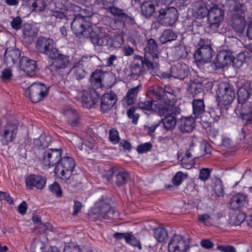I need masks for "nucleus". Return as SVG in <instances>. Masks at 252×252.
<instances>
[{
	"instance_id": "obj_52",
	"label": "nucleus",
	"mask_w": 252,
	"mask_h": 252,
	"mask_svg": "<svg viewBox=\"0 0 252 252\" xmlns=\"http://www.w3.org/2000/svg\"><path fill=\"white\" fill-rule=\"evenodd\" d=\"M51 18L59 20V22L62 20L64 23L68 20L66 14L64 12L59 10H56L53 12Z\"/></svg>"
},
{
	"instance_id": "obj_60",
	"label": "nucleus",
	"mask_w": 252,
	"mask_h": 252,
	"mask_svg": "<svg viewBox=\"0 0 252 252\" xmlns=\"http://www.w3.org/2000/svg\"><path fill=\"white\" fill-rule=\"evenodd\" d=\"M110 141L114 144L118 143L120 140L118 131L114 129H112L109 131V137Z\"/></svg>"
},
{
	"instance_id": "obj_42",
	"label": "nucleus",
	"mask_w": 252,
	"mask_h": 252,
	"mask_svg": "<svg viewBox=\"0 0 252 252\" xmlns=\"http://www.w3.org/2000/svg\"><path fill=\"white\" fill-rule=\"evenodd\" d=\"M177 38V34L172 30L167 29L163 31L159 38L160 41L162 43H165L175 40Z\"/></svg>"
},
{
	"instance_id": "obj_59",
	"label": "nucleus",
	"mask_w": 252,
	"mask_h": 252,
	"mask_svg": "<svg viewBox=\"0 0 252 252\" xmlns=\"http://www.w3.org/2000/svg\"><path fill=\"white\" fill-rule=\"evenodd\" d=\"M188 55L185 46H178L176 48V56L177 59L186 58Z\"/></svg>"
},
{
	"instance_id": "obj_61",
	"label": "nucleus",
	"mask_w": 252,
	"mask_h": 252,
	"mask_svg": "<svg viewBox=\"0 0 252 252\" xmlns=\"http://www.w3.org/2000/svg\"><path fill=\"white\" fill-rule=\"evenodd\" d=\"M10 24L13 29L16 30H19L21 28L22 20L20 17L17 16L12 19Z\"/></svg>"
},
{
	"instance_id": "obj_50",
	"label": "nucleus",
	"mask_w": 252,
	"mask_h": 252,
	"mask_svg": "<svg viewBox=\"0 0 252 252\" xmlns=\"http://www.w3.org/2000/svg\"><path fill=\"white\" fill-rule=\"evenodd\" d=\"M221 116V110L220 108H216L215 109H212L209 112L206 113V117H209L211 120H213L217 122Z\"/></svg>"
},
{
	"instance_id": "obj_62",
	"label": "nucleus",
	"mask_w": 252,
	"mask_h": 252,
	"mask_svg": "<svg viewBox=\"0 0 252 252\" xmlns=\"http://www.w3.org/2000/svg\"><path fill=\"white\" fill-rule=\"evenodd\" d=\"M217 249L222 252H236V249L230 245H218Z\"/></svg>"
},
{
	"instance_id": "obj_41",
	"label": "nucleus",
	"mask_w": 252,
	"mask_h": 252,
	"mask_svg": "<svg viewBox=\"0 0 252 252\" xmlns=\"http://www.w3.org/2000/svg\"><path fill=\"white\" fill-rule=\"evenodd\" d=\"M27 5L32 8V11L40 12L44 10L46 3L44 0H27Z\"/></svg>"
},
{
	"instance_id": "obj_2",
	"label": "nucleus",
	"mask_w": 252,
	"mask_h": 252,
	"mask_svg": "<svg viewBox=\"0 0 252 252\" xmlns=\"http://www.w3.org/2000/svg\"><path fill=\"white\" fill-rule=\"evenodd\" d=\"M110 203V200L108 198L99 200L89 213V216L95 220L117 219L118 218V213L111 207Z\"/></svg>"
},
{
	"instance_id": "obj_19",
	"label": "nucleus",
	"mask_w": 252,
	"mask_h": 252,
	"mask_svg": "<svg viewBox=\"0 0 252 252\" xmlns=\"http://www.w3.org/2000/svg\"><path fill=\"white\" fill-rule=\"evenodd\" d=\"M35 47L39 53L47 55L49 58L55 52L54 50H57L54 48V43L52 39L41 36L38 37Z\"/></svg>"
},
{
	"instance_id": "obj_5",
	"label": "nucleus",
	"mask_w": 252,
	"mask_h": 252,
	"mask_svg": "<svg viewBox=\"0 0 252 252\" xmlns=\"http://www.w3.org/2000/svg\"><path fill=\"white\" fill-rule=\"evenodd\" d=\"M157 110L158 115L164 117L161 120L164 128L166 130L174 129L177 123L176 116L181 112L180 108L176 105H166Z\"/></svg>"
},
{
	"instance_id": "obj_43",
	"label": "nucleus",
	"mask_w": 252,
	"mask_h": 252,
	"mask_svg": "<svg viewBox=\"0 0 252 252\" xmlns=\"http://www.w3.org/2000/svg\"><path fill=\"white\" fill-rule=\"evenodd\" d=\"M109 12L118 20L122 22L126 17V13L122 9L115 6L108 7Z\"/></svg>"
},
{
	"instance_id": "obj_47",
	"label": "nucleus",
	"mask_w": 252,
	"mask_h": 252,
	"mask_svg": "<svg viewBox=\"0 0 252 252\" xmlns=\"http://www.w3.org/2000/svg\"><path fill=\"white\" fill-rule=\"evenodd\" d=\"M246 60V56L244 53H240L237 55L236 58L232 57V63L233 66L236 68H240L243 63H244Z\"/></svg>"
},
{
	"instance_id": "obj_32",
	"label": "nucleus",
	"mask_w": 252,
	"mask_h": 252,
	"mask_svg": "<svg viewBox=\"0 0 252 252\" xmlns=\"http://www.w3.org/2000/svg\"><path fill=\"white\" fill-rule=\"evenodd\" d=\"M247 197L242 193L234 195L229 200V205L233 210H238L244 206L246 203Z\"/></svg>"
},
{
	"instance_id": "obj_14",
	"label": "nucleus",
	"mask_w": 252,
	"mask_h": 252,
	"mask_svg": "<svg viewBox=\"0 0 252 252\" xmlns=\"http://www.w3.org/2000/svg\"><path fill=\"white\" fill-rule=\"evenodd\" d=\"M145 49L144 58H146L145 63L147 65L156 66L158 68V45L153 38L147 41Z\"/></svg>"
},
{
	"instance_id": "obj_36",
	"label": "nucleus",
	"mask_w": 252,
	"mask_h": 252,
	"mask_svg": "<svg viewBox=\"0 0 252 252\" xmlns=\"http://www.w3.org/2000/svg\"><path fill=\"white\" fill-rule=\"evenodd\" d=\"M193 113L195 118H201L203 115H206L205 105L203 99H194L192 102Z\"/></svg>"
},
{
	"instance_id": "obj_38",
	"label": "nucleus",
	"mask_w": 252,
	"mask_h": 252,
	"mask_svg": "<svg viewBox=\"0 0 252 252\" xmlns=\"http://www.w3.org/2000/svg\"><path fill=\"white\" fill-rule=\"evenodd\" d=\"M138 92L139 87L138 86L128 91L126 96L123 100L124 106H128L134 102Z\"/></svg>"
},
{
	"instance_id": "obj_15",
	"label": "nucleus",
	"mask_w": 252,
	"mask_h": 252,
	"mask_svg": "<svg viewBox=\"0 0 252 252\" xmlns=\"http://www.w3.org/2000/svg\"><path fill=\"white\" fill-rule=\"evenodd\" d=\"M235 111L238 112L242 119L246 121L241 130L243 138H245L248 126L252 125V102L248 101L242 104H237Z\"/></svg>"
},
{
	"instance_id": "obj_10",
	"label": "nucleus",
	"mask_w": 252,
	"mask_h": 252,
	"mask_svg": "<svg viewBox=\"0 0 252 252\" xmlns=\"http://www.w3.org/2000/svg\"><path fill=\"white\" fill-rule=\"evenodd\" d=\"M49 87L44 84L33 83L28 87L26 93L28 94L30 99L33 103L42 101L48 94Z\"/></svg>"
},
{
	"instance_id": "obj_39",
	"label": "nucleus",
	"mask_w": 252,
	"mask_h": 252,
	"mask_svg": "<svg viewBox=\"0 0 252 252\" xmlns=\"http://www.w3.org/2000/svg\"><path fill=\"white\" fill-rule=\"evenodd\" d=\"M141 14L146 18L153 16L155 12V6L152 1H146L141 5Z\"/></svg>"
},
{
	"instance_id": "obj_4",
	"label": "nucleus",
	"mask_w": 252,
	"mask_h": 252,
	"mask_svg": "<svg viewBox=\"0 0 252 252\" xmlns=\"http://www.w3.org/2000/svg\"><path fill=\"white\" fill-rule=\"evenodd\" d=\"M75 164L72 158L64 157L61 158L54 169V172L65 182L69 181L68 188H75L80 185V182L74 183L73 180L75 177L73 176L71 179L70 178L75 167Z\"/></svg>"
},
{
	"instance_id": "obj_9",
	"label": "nucleus",
	"mask_w": 252,
	"mask_h": 252,
	"mask_svg": "<svg viewBox=\"0 0 252 252\" xmlns=\"http://www.w3.org/2000/svg\"><path fill=\"white\" fill-rule=\"evenodd\" d=\"M71 28L76 34H81L84 37H90L91 41V36L93 33H96L93 32L92 23L84 19V17L79 15L76 16L74 20L70 23Z\"/></svg>"
},
{
	"instance_id": "obj_13",
	"label": "nucleus",
	"mask_w": 252,
	"mask_h": 252,
	"mask_svg": "<svg viewBox=\"0 0 252 252\" xmlns=\"http://www.w3.org/2000/svg\"><path fill=\"white\" fill-rule=\"evenodd\" d=\"M105 176L112 185L118 187L124 186L129 179V175L127 171L115 168H112Z\"/></svg>"
},
{
	"instance_id": "obj_31",
	"label": "nucleus",
	"mask_w": 252,
	"mask_h": 252,
	"mask_svg": "<svg viewBox=\"0 0 252 252\" xmlns=\"http://www.w3.org/2000/svg\"><path fill=\"white\" fill-rule=\"evenodd\" d=\"M189 74V70L185 65L177 64L171 67V75L175 78L182 80L187 77Z\"/></svg>"
},
{
	"instance_id": "obj_23",
	"label": "nucleus",
	"mask_w": 252,
	"mask_h": 252,
	"mask_svg": "<svg viewBox=\"0 0 252 252\" xmlns=\"http://www.w3.org/2000/svg\"><path fill=\"white\" fill-rule=\"evenodd\" d=\"M117 101L115 93H105L101 97L100 110L103 113L110 110Z\"/></svg>"
},
{
	"instance_id": "obj_33",
	"label": "nucleus",
	"mask_w": 252,
	"mask_h": 252,
	"mask_svg": "<svg viewBox=\"0 0 252 252\" xmlns=\"http://www.w3.org/2000/svg\"><path fill=\"white\" fill-rule=\"evenodd\" d=\"M162 107V104L159 103L158 101H155L152 98L151 100L140 101L138 104L137 108L146 110H152L158 113V108H161Z\"/></svg>"
},
{
	"instance_id": "obj_7",
	"label": "nucleus",
	"mask_w": 252,
	"mask_h": 252,
	"mask_svg": "<svg viewBox=\"0 0 252 252\" xmlns=\"http://www.w3.org/2000/svg\"><path fill=\"white\" fill-rule=\"evenodd\" d=\"M197 46L198 48L194 54L196 62L200 64L210 62L214 53L211 45V41L200 39Z\"/></svg>"
},
{
	"instance_id": "obj_58",
	"label": "nucleus",
	"mask_w": 252,
	"mask_h": 252,
	"mask_svg": "<svg viewBox=\"0 0 252 252\" xmlns=\"http://www.w3.org/2000/svg\"><path fill=\"white\" fill-rule=\"evenodd\" d=\"M195 162L193 159H187V158H183L181 160V165L182 167L187 169H190L194 166Z\"/></svg>"
},
{
	"instance_id": "obj_63",
	"label": "nucleus",
	"mask_w": 252,
	"mask_h": 252,
	"mask_svg": "<svg viewBox=\"0 0 252 252\" xmlns=\"http://www.w3.org/2000/svg\"><path fill=\"white\" fill-rule=\"evenodd\" d=\"M12 76L11 70L10 69H5L2 71L1 78L3 81H7L10 80Z\"/></svg>"
},
{
	"instance_id": "obj_11",
	"label": "nucleus",
	"mask_w": 252,
	"mask_h": 252,
	"mask_svg": "<svg viewBox=\"0 0 252 252\" xmlns=\"http://www.w3.org/2000/svg\"><path fill=\"white\" fill-rule=\"evenodd\" d=\"M235 97L234 89L232 85L228 82L221 84L217 94L219 102L224 106L232 103Z\"/></svg>"
},
{
	"instance_id": "obj_6",
	"label": "nucleus",
	"mask_w": 252,
	"mask_h": 252,
	"mask_svg": "<svg viewBox=\"0 0 252 252\" xmlns=\"http://www.w3.org/2000/svg\"><path fill=\"white\" fill-rule=\"evenodd\" d=\"M91 42L95 46H106L110 49L119 48L123 42V38L120 36L110 37L105 33H94L91 36Z\"/></svg>"
},
{
	"instance_id": "obj_20",
	"label": "nucleus",
	"mask_w": 252,
	"mask_h": 252,
	"mask_svg": "<svg viewBox=\"0 0 252 252\" xmlns=\"http://www.w3.org/2000/svg\"><path fill=\"white\" fill-rule=\"evenodd\" d=\"M54 51L49 57L51 59L50 66L55 68L57 71L66 68L70 63L69 57L62 54L58 49Z\"/></svg>"
},
{
	"instance_id": "obj_26",
	"label": "nucleus",
	"mask_w": 252,
	"mask_h": 252,
	"mask_svg": "<svg viewBox=\"0 0 252 252\" xmlns=\"http://www.w3.org/2000/svg\"><path fill=\"white\" fill-rule=\"evenodd\" d=\"M20 67L21 70L32 77L35 75L36 68L35 61L31 60L27 57H22L20 60Z\"/></svg>"
},
{
	"instance_id": "obj_16",
	"label": "nucleus",
	"mask_w": 252,
	"mask_h": 252,
	"mask_svg": "<svg viewBox=\"0 0 252 252\" xmlns=\"http://www.w3.org/2000/svg\"><path fill=\"white\" fill-rule=\"evenodd\" d=\"M209 14L208 20L210 27L212 29H217L224 19V10L216 4L210 1Z\"/></svg>"
},
{
	"instance_id": "obj_30",
	"label": "nucleus",
	"mask_w": 252,
	"mask_h": 252,
	"mask_svg": "<svg viewBox=\"0 0 252 252\" xmlns=\"http://www.w3.org/2000/svg\"><path fill=\"white\" fill-rule=\"evenodd\" d=\"M20 51L17 49H6L4 55V61L7 66L13 65L19 59Z\"/></svg>"
},
{
	"instance_id": "obj_64",
	"label": "nucleus",
	"mask_w": 252,
	"mask_h": 252,
	"mask_svg": "<svg viewBox=\"0 0 252 252\" xmlns=\"http://www.w3.org/2000/svg\"><path fill=\"white\" fill-rule=\"evenodd\" d=\"M210 173L208 168L202 169L199 173V179L202 181L207 180L210 177Z\"/></svg>"
},
{
	"instance_id": "obj_29",
	"label": "nucleus",
	"mask_w": 252,
	"mask_h": 252,
	"mask_svg": "<svg viewBox=\"0 0 252 252\" xmlns=\"http://www.w3.org/2000/svg\"><path fill=\"white\" fill-rule=\"evenodd\" d=\"M162 97L161 100H163L162 106L166 105H175L176 96L174 94V91L173 89L168 86H165L163 89Z\"/></svg>"
},
{
	"instance_id": "obj_17",
	"label": "nucleus",
	"mask_w": 252,
	"mask_h": 252,
	"mask_svg": "<svg viewBox=\"0 0 252 252\" xmlns=\"http://www.w3.org/2000/svg\"><path fill=\"white\" fill-rule=\"evenodd\" d=\"M62 158V150L61 149H47L43 154L42 163L44 166L50 167L56 166Z\"/></svg>"
},
{
	"instance_id": "obj_49",
	"label": "nucleus",
	"mask_w": 252,
	"mask_h": 252,
	"mask_svg": "<svg viewBox=\"0 0 252 252\" xmlns=\"http://www.w3.org/2000/svg\"><path fill=\"white\" fill-rule=\"evenodd\" d=\"M23 35L24 38L33 37L36 36V32L29 24H25L23 28Z\"/></svg>"
},
{
	"instance_id": "obj_34",
	"label": "nucleus",
	"mask_w": 252,
	"mask_h": 252,
	"mask_svg": "<svg viewBox=\"0 0 252 252\" xmlns=\"http://www.w3.org/2000/svg\"><path fill=\"white\" fill-rule=\"evenodd\" d=\"M252 88L251 86V83L249 85H244L240 88L237 91L238 94V104H242L243 103L248 102V99L249 98Z\"/></svg>"
},
{
	"instance_id": "obj_3",
	"label": "nucleus",
	"mask_w": 252,
	"mask_h": 252,
	"mask_svg": "<svg viewBox=\"0 0 252 252\" xmlns=\"http://www.w3.org/2000/svg\"><path fill=\"white\" fill-rule=\"evenodd\" d=\"M248 8L244 3L234 0V5L230 11V24L232 29L238 34L242 33L246 26L245 14Z\"/></svg>"
},
{
	"instance_id": "obj_51",
	"label": "nucleus",
	"mask_w": 252,
	"mask_h": 252,
	"mask_svg": "<svg viewBox=\"0 0 252 252\" xmlns=\"http://www.w3.org/2000/svg\"><path fill=\"white\" fill-rule=\"evenodd\" d=\"M187 178V175L183 174L182 172H178L172 178V182L174 186H179L184 179Z\"/></svg>"
},
{
	"instance_id": "obj_8",
	"label": "nucleus",
	"mask_w": 252,
	"mask_h": 252,
	"mask_svg": "<svg viewBox=\"0 0 252 252\" xmlns=\"http://www.w3.org/2000/svg\"><path fill=\"white\" fill-rule=\"evenodd\" d=\"M134 60L130 65V75L134 79L144 73V67L150 71L152 75L158 74V69L156 66L151 65H147L145 63L146 58H143L138 55H135L133 57Z\"/></svg>"
},
{
	"instance_id": "obj_12",
	"label": "nucleus",
	"mask_w": 252,
	"mask_h": 252,
	"mask_svg": "<svg viewBox=\"0 0 252 252\" xmlns=\"http://www.w3.org/2000/svg\"><path fill=\"white\" fill-rule=\"evenodd\" d=\"M179 17V13L174 7H166L161 8L158 11V21L166 27L172 26Z\"/></svg>"
},
{
	"instance_id": "obj_25",
	"label": "nucleus",
	"mask_w": 252,
	"mask_h": 252,
	"mask_svg": "<svg viewBox=\"0 0 252 252\" xmlns=\"http://www.w3.org/2000/svg\"><path fill=\"white\" fill-rule=\"evenodd\" d=\"M210 2L206 4L202 3H195L192 6V16L196 19H203L204 18H208L209 14V6Z\"/></svg>"
},
{
	"instance_id": "obj_37",
	"label": "nucleus",
	"mask_w": 252,
	"mask_h": 252,
	"mask_svg": "<svg viewBox=\"0 0 252 252\" xmlns=\"http://www.w3.org/2000/svg\"><path fill=\"white\" fill-rule=\"evenodd\" d=\"M163 92V88L158 85H154L149 88L147 92V95L153 98V96H155V98L158 99V100H155V101H158L159 103L163 104V100H161V98L162 97Z\"/></svg>"
},
{
	"instance_id": "obj_24",
	"label": "nucleus",
	"mask_w": 252,
	"mask_h": 252,
	"mask_svg": "<svg viewBox=\"0 0 252 252\" xmlns=\"http://www.w3.org/2000/svg\"><path fill=\"white\" fill-rule=\"evenodd\" d=\"M45 184V178L39 175L31 174L26 179V187L30 189L35 188L38 189H42Z\"/></svg>"
},
{
	"instance_id": "obj_53",
	"label": "nucleus",
	"mask_w": 252,
	"mask_h": 252,
	"mask_svg": "<svg viewBox=\"0 0 252 252\" xmlns=\"http://www.w3.org/2000/svg\"><path fill=\"white\" fill-rule=\"evenodd\" d=\"M63 252H81V249L76 244L71 242L65 245Z\"/></svg>"
},
{
	"instance_id": "obj_54",
	"label": "nucleus",
	"mask_w": 252,
	"mask_h": 252,
	"mask_svg": "<svg viewBox=\"0 0 252 252\" xmlns=\"http://www.w3.org/2000/svg\"><path fill=\"white\" fill-rule=\"evenodd\" d=\"M214 191L218 196H223L224 189L222 182L220 180H217L215 183Z\"/></svg>"
},
{
	"instance_id": "obj_48",
	"label": "nucleus",
	"mask_w": 252,
	"mask_h": 252,
	"mask_svg": "<svg viewBox=\"0 0 252 252\" xmlns=\"http://www.w3.org/2000/svg\"><path fill=\"white\" fill-rule=\"evenodd\" d=\"M82 61H79L78 65L75 66L73 68L75 77L77 80L83 79L86 74L85 70L80 66L81 65H82Z\"/></svg>"
},
{
	"instance_id": "obj_18",
	"label": "nucleus",
	"mask_w": 252,
	"mask_h": 252,
	"mask_svg": "<svg viewBox=\"0 0 252 252\" xmlns=\"http://www.w3.org/2000/svg\"><path fill=\"white\" fill-rule=\"evenodd\" d=\"M18 132V126L16 124L7 123L2 127L0 131V141L2 145H7L16 138Z\"/></svg>"
},
{
	"instance_id": "obj_21",
	"label": "nucleus",
	"mask_w": 252,
	"mask_h": 252,
	"mask_svg": "<svg viewBox=\"0 0 252 252\" xmlns=\"http://www.w3.org/2000/svg\"><path fill=\"white\" fill-rule=\"evenodd\" d=\"M232 55L231 52L226 50L220 51L217 55L215 60L211 63V67L217 70L218 68H223L231 63Z\"/></svg>"
},
{
	"instance_id": "obj_40",
	"label": "nucleus",
	"mask_w": 252,
	"mask_h": 252,
	"mask_svg": "<svg viewBox=\"0 0 252 252\" xmlns=\"http://www.w3.org/2000/svg\"><path fill=\"white\" fill-rule=\"evenodd\" d=\"M67 121L71 126H77L79 123V115L78 112L71 108L67 109L65 112Z\"/></svg>"
},
{
	"instance_id": "obj_1",
	"label": "nucleus",
	"mask_w": 252,
	"mask_h": 252,
	"mask_svg": "<svg viewBox=\"0 0 252 252\" xmlns=\"http://www.w3.org/2000/svg\"><path fill=\"white\" fill-rule=\"evenodd\" d=\"M103 73L100 71L95 70L90 77V81L93 87L84 90L82 95V106L89 109L95 107L99 100L100 95L96 89L101 88Z\"/></svg>"
},
{
	"instance_id": "obj_45",
	"label": "nucleus",
	"mask_w": 252,
	"mask_h": 252,
	"mask_svg": "<svg viewBox=\"0 0 252 252\" xmlns=\"http://www.w3.org/2000/svg\"><path fill=\"white\" fill-rule=\"evenodd\" d=\"M154 236L158 242H163L167 238V231L163 227L156 228L154 230Z\"/></svg>"
},
{
	"instance_id": "obj_46",
	"label": "nucleus",
	"mask_w": 252,
	"mask_h": 252,
	"mask_svg": "<svg viewBox=\"0 0 252 252\" xmlns=\"http://www.w3.org/2000/svg\"><path fill=\"white\" fill-rule=\"evenodd\" d=\"M78 148L80 150H84L89 154L91 151L96 149L97 146L95 144L94 139L90 138L87 141H85L84 143H83L82 145L79 146Z\"/></svg>"
},
{
	"instance_id": "obj_56",
	"label": "nucleus",
	"mask_w": 252,
	"mask_h": 252,
	"mask_svg": "<svg viewBox=\"0 0 252 252\" xmlns=\"http://www.w3.org/2000/svg\"><path fill=\"white\" fill-rule=\"evenodd\" d=\"M49 189L53 193L55 194L57 197H62V191L60 185L58 183L54 182L52 185H50L49 186Z\"/></svg>"
},
{
	"instance_id": "obj_28",
	"label": "nucleus",
	"mask_w": 252,
	"mask_h": 252,
	"mask_svg": "<svg viewBox=\"0 0 252 252\" xmlns=\"http://www.w3.org/2000/svg\"><path fill=\"white\" fill-rule=\"evenodd\" d=\"M114 237L117 240H121L124 239L126 242L127 244L137 247L139 250H141L142 247L140 241L132 235V232L120 233L117 232L114 234Z\"/></svg>"
},
{
	"instance_id": "obj_27",
	"label": "nucleus",
	"mask_w": 252,
	"mask_h": 252,
	"mask_svg": "<svg viewBox=\"0 0 252 252\" xmlns=\"http://www.w3.org/2000/svg\"><path fill=\"white\" fill-rule=\"evenodd\" d=\"M178 127L183 133H189L195 127L194 120L192 117H182L177 123Z\"/></svg>"
},
{
	"instance_id": "obj_44",
	"label": "nucleus",
	"mask_w": 252,
	"mask_h": 252,
	"mask_svg": "<svg viewBox=\"0 0 252 252\" xmlns=\"http://www.w3.org/2000/svg\"><path fill=\"white\" fill-rule=\"evenodd\" d=\"M51 138L49 136L41 135L38 139H35L34 143L39 148L44 149L47 148L50 144Z\"/></svg>"
},
{
	"instance_id": "obj_22",
	"label": "nucleus",
	"mask_w": 252,
	"mask_h": 252,
	"mask_svg": "<svg viewBox=\"0 0 252 252\" xmlns=\"http://www.w3.org/2000/svg\"><path fill=\"white\" fill-rule=\"evenodd\" d=\"M189 248L184 238L180 235H174L168 243L170 252H187Z\"/></svg>"
},
{
	"instance_id": "obj_35",
	"label": "nucleus",
	"mask_w": 252,
	"mask_h": 252,
	"mask_svg": "<svg viewBox=\"0 0 252 252\" xmlns=\"http://www.w3.org/2000/svg\"><path fill=\"white\" fill-rule=\"evenodd\" d=\"M203 90V83L196 79L190 81L187 88V91L193 97H195L197 94L202 93Z\"/></svg>"
},
{
	"instance_id": "obj_57",
	"label": "nucleus",
	"mask_w": 252,
	"mask_h": 252,
	"mask_svg": "<svg viewBox=\"0 0 252 252\" xmlns=\"http://www.w3.org/2000/svg\"><path fill=\"white\" fill-rule=\"evenodd\" d=\"M152 148V144L150 142H147L139 145L137 147V151L139 154H143L150 151Z\"/></svg>"
},
{
	"instance_id": "obj_55",
	"label": "nucleus",
	"mask_w": 252,
	"mask_h": 252,
	"mask_svg": "<svg viewBox=\"0 0 252 252\" xmlns=\"http://www.w3.org/2000/svg\"><path fill=\"white\" fill-rule=\"evenodd\" d=\"M137 109V107H131L127 111V116L129 119L132 120V123L134 124H137L138 119L139 117V114L135 113V112Z\"/></svg>"
}]
</instances>
